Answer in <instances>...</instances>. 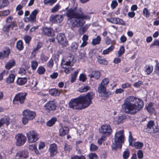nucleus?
Instances as JSON below:
<instances>
[{
    "label": "nucleus",
    "instance_id": "nucleus-25",
    "mask_svg": "<svg viewBox=\"0 0 159 159\" xmlns=\"http://www.w3.org/2000/svg\"><path fill=\"white\" fill-rule=\"evenodd\" d=\"M15 78V75L13 74H11L7 77L6 82L8 84L12 83L14 81Z\"/></svg>",
    "mask_w": 159,
    "mask_h": 159
},
{
    "label": "nucleus",
    "instance_id": "nucleus-5",
    "mask_svg": "<svg viewBox=\"0 0 159 159\" xmlns=\"http://www.w3.org/2000/svg\"><path fill=\"white\" fill-rule=\"evenodd\" d=\"M124 139V136L123 130L118 131L116 133L115 136V142L111 145L112 149L116 150L117 148H121L122 143L123 142Z\"/></svg>",
    "mask_w": 159,
    "mask_h": 159
},
{
    "label": "nucleus",
    "instance_id": "nucleus-6",
    "mask_svg": "<svg viewBox=\"0 0 159 159\" xmlns=\"http://www.w3.org/2000/svg\"><path fill=\"white\" fill-rule=\"evenodd\" d=\"M158 125L155 124L154 121L150 120L148 122L147 128L144 129L145 132L150 133H156L158 131Z\"/></svg>",
    "mask_w": 159,
    "mask_h": 159
},
{
    "label": "nucleus",
    "instance_id": "nucleus-51",
    "mask_svg": "<svg viewBox=\"0 0 159 159\" xmlns=\"http://www.w3.org/2000/svg\"><path fill=\"white\" fill-rule=\"evenodd\" d=\"M89 159H97L98 156L96 153H91L89 154Z\"/></svg>",
    "mask_w": 159,
    "mask_h": 159
},
{
    "label": "nucleus",
    "instance_id": "nucleus-52",
    "mask_svg": "<svg viewBox=\"0 0 159 159\" xmlns=\"http://www.w3.org/2000/svg\"><path fill=\"white\" fill-rule=\"evenodd\" d=\"M25 42L26 43L29 44L31 39V37L29 35H25L24 37Z\"/></svg>",
    "mask_w": 159,
    "mask_h": 159
},
{
    "label": "nucleus",
    "instance_id": "nucleus-58",
    "mask_svg": "<svg viewBox=\"0 0 159 159\" xmlns=\"http://www.w3.org/2000/svg\"><path fill=\"white\" fill-rule=\"evenodd\" d=\"M98 147L93 144H91L90 146V150L91 151L96 150L98 149Z\"/></svg>",
    "mask_w": 159,
    "mask_h": 159
},
{
    "label": "nucleus",
    "instance_id": "nucleus-18",
    "mask_svg": "<svg viewBox=\"0 0 159 159\" xmlns=\"http://www.w3.org/2000/svg\"><path fill=\"white\" fill-rule=\"evenodd\" d=\"M69 128L67 127H62L59 130V135L60 136H63L69 132Z\"/></svg>",
    "mask_w": 159,
    "mask_h": 159
},
{
    "label": "nucleus",
    "instance_id": "nucleus-48",
    "mask_svg": "<svg viewBox=\"0 0 159 159\" xmlns=\"http://www.w3.org/2000/svg\"><path fill=\"white\" fill-rule=\"evenodd\" d=\"M143 14L144 16H145L146 17H148L150 16V13L148 10V9L145 8L143 11Z\"/></svg>",
    "mask_w": 159,
    "mask_h": 159
},
{
    "label": "nucleus",
    "instance_id": "nucleus-8",
    "mask_svg": "<svg viewBox=\"0 0 159 159\" xmlns=\"http://www.w3.org/2000/svg\"><path fill=\"white\" fill-rule=\"evenodd\" d=\"M16 140V143L17 146H20L24 145L26 140V137L22 134H18L15 137Z\"/></svg>",
    "mask_w": 159,
    "mask_h": 159
},
{
    "label": "nucleus",
    "instance_id": "nucleus-13",
    "mask_svg": "<svg viewBox=\"0 0 159 159\" xmlns=\"http://www.w3.org/2000/svg\"><path fill=\"white\" fill-rule=\"evenodd\" d=\"M107 20L108 22L113 24L125 25V22L121 19L119 18L111 17L107 19Z\"/></svg>",
    "mask_w": 159,
    "mask_h": 159
},
{
    "label": "nucleus",
    "instance_id": "nucleus-60",
    "mask_svg": "<svg viewBox=\"0 0 159 159\" xmlns=\"http://www.w3.org/2000/svg\"><path fill=\"white\" fill-rule=\"evenodd\" d=\"M40 59L43 62H46L48 59L47 57L45 56L43 54H42L40 57Z\"/></svg>",
    "mask_w": 159,
    "mask_h": 159
},
{
    "label": "nucleus",
    "instance_id": "nucleus-61",
    "mask_svg": "<svg viewBox=\"0 0 159 159\" xmlns=\"http://www.w3.org/2000/svg\"><path fill=\"white\" fill-rule=\"evenodd\" d=\"M143 84V82L141 81H139L138 82L135 83L134 84L133 86L135 87L138 88L140 87L141 85Z\"/></svg>",
    "mask_w": 159,
    "mask_h": 159
},
{
    "label": "nucleus",
    "instance_id": "nucleus-44",
    "mask_svg": "<svg viewBox=\"0 0 159 159\" xmlns=\"http://www.w3.org/2000/svg\"><path fill=\"white\" fill-rule=\"evenodd\" d=\"M143 146V143L139 142H135L134 144V146L137 149L141 148H142Z\"/></svg>",
    "mask_w": 159,
    "mask_h": 159
},
{
    "label": "nucleus",
    "instance_id": "nucleus-36",
    "mask_svg": "<svg viewBox=\"0 0 159 159\" xmlns=\"http://www.w3.org/2000/svg\"><path fill=\"white\" fill-rule=\"evenodd\" d=\"M129 136L128 140L129 143V145L132 146H133V143L134 141V139L132 137V133L130 131L129 132Z\"/></svg>",
    "mask_w": 159,
    "mask_h": 159
},
{
    "label": "nucleus",
    "instance_id": "nucleus-59",
    "mask_svg": "<svg viewBox=\"0 0 159 159\" xmlns=\"http://www.w3.org/2000/svg\"><path fill=\"white\" fill-rule=\"evenodd\" d=\"M10 13V11L9 10H6L4 11L0 15L2 16H6L9 15Z\"/></svg>",
    "mask_w": 159,
    "mask_h": 159
},
{
    "label": "nucleus",
    "instance_id": "nucleus-2",
    "mask_svg": "<svg viewBox=\"0 0 159 159\" xmlns=\"http://www.w3.org/2000/svg\"><path fill=\"white\" fill-rule=\"evenodd\" d=\"M94 94L92 92L88 93L84 96H80L71 99L69 102V107L74 110H82L89 107L92 103Z\"/></svg>",
    "mask_w": 159,
    "mask_h": 159
},
{
    "label": "nucleus",
    "instance_id": "nucleus-24",
    "mask_svg": "<svg viewBox=\"0 0 159 159\" xmlns=\"http://www.w3.org/2000/svg\"><path fill=\"white\" fill-rule=\"evenodd\" d=\"M27 82V79L26 78H18L16 81L17 84L21 85L25 84Z\"/></svg>",
    "mask_w": 159,
    "mask_h": 159
},
{
    "label": "nucleus",
    "instance_id": "nucleus-42",
    "mask_svg": "<svg viewBox=\"0 0 159 159\" xmlns=\"http://www.w3.org/2000/svg\"><path fill=\"white\" fill-rule=\"evenodd\" d=\"M57 0H44V3L45 5H52Z\"/></svg>",
    "mask_w": 159,
    "mask_h": 159
},
{
    "label": "nucleus",
    "instance_id": "nucleus-12",
    "mask_svg": "<svg viewBox=\"0 0 159 159\" xmlns=\"http://www.w3.org/2000/svg\"><path fill=\"white\" fill-rule=\"evenodd\" d=\"M100 132L106 135L111 134L112 132V129L110 126L108 125H103L101 126L99 129Z\"/></svg>",
    "mask_w": 159,
    "mask_h": 159
},
{
    "label": "nucleus",
    "instance_id": "nucleus-40",
    "mask_svg": "<svg viewBox=\"0 0 159 159\" xmlns=\"http://www.w3.org/2000/svg\"><path fill=\"white\" fill-rule=\"evenodd\" d=\"M38 66V62L36 61H32L31 62V67L32 70H35Z\"/></svg>",
    "mask_w": 159,
    "mask_h": 159
},
{
    "label": "nucleus",
    "instance_id": "nucleus-41",
    "mask_svg": "<svg viewBox=\"0 0 159 159\" xmlns=\"http://www.w3.org/2000/svg\"><path fill=\"white\" fill-rule=\"evenodd\" d=\"M129 155V150L128 149H126L123 153V157L124 159H127L128 158Z\"/></svg>",
    "mask_w": 159,
    "mask_h": 159
},
{
    "label": "nucleus",
    "instance_id": "nucleus-20",
    "mask_svg": "<svg viewBox=\"0 0 159 159\" xmlns=\"http://www.w3.org/2000/svg\"><path fill=\"white\" fill-rule=\"evenodd\" d=\"M57 149V148L55 144H52L50 145V147L49 148V151L51 155H54L56 153Z\"/></svg>",
    "mask_w": 159,
    "mask_h": 159
},
{
    "label": "nucleus",
    "instance_id": "nucleus-11",
    "mask_svg": "<svg viewBox=\"0 0 159 159\" xmlns=\"http://www.w3.org/2000/svg\"><path fill=\"white\" fill-rule=\"evenodd\" d=\"M45 110L48 112L53 111L56 109L57 106L54 101H48L44 106Z\"/></svg>",
    "mask_w": 159,
    "mask_h": 159
},
{
    "label": "nucleus",
    "instance_id": "nucleus-10",
    "mask_svg": "<svg viewBox=\"0 0 159 159\" xmlns=\"http://www.w3.org/2000/svg\"><path fill=\"white\" fill-rule=\"evenodd\" d=\"M26 95V93H20L17 94L13 99V102L16 104L23 103Z\"/></svg>",
    "mask_w": 159,
    "mask_h": 159
},
{
    "label": "nucleus",
    "instance_id": "nucleus-9",
    "mask_svg": "<svg viewBox=\"0 0 159 159\" xmlns=\"http://www.w3.org/2000/svg\"><path fill=\"white\" fill-rule=\"evenodd\" d=\"M57 39L58 42L61 45L62 47H66L68 45V42L64 34L59 33L57 36Z\"/></svg>",
    "mask_w": 159,
    "mask_h": 159
},
{
    "label": "nucleus",
    "instance_id": "nucleus-28",
    "mask_svg": "<svg viewBox=\"0 0 159 159\" xmlns=\"http://www.w3.org/2000/svg\"><path fill=\"white\" fill-rule=\"evenodd\" d=\"M154 103L151 102L146 107V109L148 111L151 113H152L154 112V108L153 107Z\"/></svg>",
    "mask_w": 159,
    "mask_h": 159
},
{
    "label": "nucleus",
    "instance_id": "nucleus-49",
    "mask_svg": "<svg viewBox=\"0 0 159 159\" xmlns=\"http://www.w3.org/2000/svg\"><path fill=\"white\" fill-rule=\"evenodd\" d=\"M125 51V50L124 47L123 46H121L118 52V57H120L121 55L123 54L124 53Z\"/></svg>",
    "mask_w": 159,
    "mask_h": 159
},
{
    "label": "nucleus",
    "instance_id": "nucleus-3",
    "mask_svg": "<svg viewBox=\"0 0 159 159\" xmlns=\"http://www.w3.org/2000/svg\"><path fill=\"white\" fill-rule=\"evenodd\" d=\"M143 106V103L141 99L129 96L125 99L122 107L125 112L134 114L141 110Z\"/></svg>",
    "mask_w": 159,
    "mask_h": 159
},
{
    "label": "nucleus",
    "instance_id": "nucleus-14",
    "mask_svg": "<svg viewBox=\"0 0 159 159\" xmlns=\"http://www.w3.org/2000/svg\"><path fill=\"white\" fill-rule=\"evenodd\" d=\"M22 115L23 116H26L31 120L34 119L36 115L35 112L29 109L24 110L22 113Z\"/></svg>",
    "mask_w": 159,
    "mask_h": 159
},
{
    "label": "nucleus",
    "instance_id": "nucleus-17",
    "mask_svg": "<svg viewBox=\"0 0 159 159\" xmlns=\"http://www.w3.org/2000/svg\"><path fill=\"white\" fill-rule=\"evenodd\" d=\"M42 33L46 36H53L54 35V32L53 29L50 27H45L42 29Z\"/></svg>",
    "mask_w": 159,
    "mask_h": 159
},
{
    "label": "nucleus",
    "instance_id": "nucleus-47",
    "mask_svg": "<svg viewBox=\"0 0 159 159\" xmlns=\"http://www.w3.org/2000/svg\"><path fill=\"white\" fill-rule=\"evenodd\" d=\"M2 4L0 3V9L7 6L9 4V2L7 0H3Z\"/></svg>",
    "mask_w": 159,
    "mask_h": 159
},
{
    "label": "nucleus",
    "instance_id": "nucleus-31",
    "mask_svg": "<svg viewBox=\"0 0 159 159\" xmlns=\"http://www.w3.org/2000/svg\"><path fill=\"white\" fill-rule=\"evenodd\" d=\"M101 41V38L99 36H98L96 38L93 39L92 44L93 45L99 44Z\"/></svg>",
    "mask_w": 159,
    "mask_h": 159
},
{
    "label": "nucleus",
    "instance_id": "nucleus-46",
    "mask_svg": "<svg viewBox=\"0 0 159 159\" xmlns=\"http://www.w3.org/2000/svg\"><path fill=\"white\" fill-rule=\"evenodd\" d=\"M106 86L100 84L98 87V92L101 93L102 92L106 90Z\"/></svg>",
    "mask_w": 159,
    "mask_h": 159
},
{
    "label": "nucleus",
    "instance_id": "nucleus-37",
    "mask_svg": "<svg viewBox=\"0 0 159 159\" xmlns=\"http://www.w3.org/2000/svg\"><path fill=\"white\" fill-rule=\"evenodd\" d=\"M125 119V116L121 115L120 116L117 117L116 119V120L118 124L121 123L123 120Z\"/></svg>",
    "mask_w": 159,
    "mask_h": 159
},
{
    "label": "nucleus",
    "instance_id": "nucleus-21",
    "mask_svg": "<svg viewBox=\"0 0 159 159\" xmlns=\"http://www.w3.org/2000/svg\"><path fill=\"white\" fill-rule=\"evenodd\" d=\"M38 12L37 10H34L33 11L30 16V20L31 21H35L36 19V16Z\"/></svg>",
    "mask_w": 159,
    "mask_h": 159
},
{
    "label": "nucleus",
    "instance_id": "nucleus-27",
    "mask_svg": "<svg viewBox=\"0 0 159 159\" xmlns=\"http://www.w3.org/2000/svg\"><path fill=\"white\" fill-rule=\"evenodd\" d=\"M16 154L21 158H26L28 157V153L27 151H23L18 152Z\"/></svg>",
    "mask_w": 159,
    "mask_h": 159
},
{
    "label": "nucleus",
    "instance_id": "nucleus-33",
    "mask_svg": "<svg viewBox=\"0 0 159 159\" xmlns=\"http://www.w3.org/2000/svg\"><path fill=\"white\" fill-rule=\"evenodd\" d=\"M16 47L20 51L22 50L24 48L22 41L19 40L16 43Z\"/></svg>",
    "mask_w": 159,
    "mask_h": 159
},
{
    "label": "nucleus",
    "instance_id": "nucleus-1",
    "mask_svg": "<svg viewBox=\"0 0 159 159\" xmlns=\"http://www.w3.org/2000/svg\"><path fill=\"white\" fill-rule=\"evenodd\" d=\"M73 7L68 9L66 14L69 19H75L70 21V23L73 27H79L83 26L85 23L84 20L89 19L90 16L85 15L82 12L80 8L77 9V4L75 0H71Z\"/></svg>",
    "mask_w": 159,
    "mask_h": 159
},
{
    "label": "nucleus",
    "instance_id": "nucleus-62",
    "mask_svg": "<svg viewBox=\"0 0 159 159\" xmlns=\"http://www.w3.org/2000/svg\"><path fill=\"white\" fill-rule=\"evenodd\" d=\"M71 159H85V158L84 156H75L71 157Z\"/></svg>",
    "mask_w": 159,
    "mask_h": 159
},
{
    "label": "nucleus",
    "instance_id": "nucleus-29",
    "mask_svg": "<svg viewBox=\"0 0 159 159\" xmlns=\"http://www.w3.org/2000/svg\"><path fill=\"white\" fill-rule=\"evenodd\" d=\"M15 64V62L14 60H10L6 63L5 65V67L7 69L9 70L14 66Z\"/></svg>",
    "mask_w": 159,
    "mask_h": 159
},
{
    "label": "nucleus",
    "instance_id": "nucleus-22",
    "mask_svg": "<svg viewBox=\"0 0 159 159\" xmlns=\"http://www.w3.org/2000/svg\"><path fill=\"white\" fill-rule=\"evenodd\" d=\"M10 119L8 118H3L0 120V127L2 126L6 125L8 126L10 123Z\"/></svg>",
    "mask_w": 159,
    "mask_h": 159
},
{
    "label": "nucleus",
    "instance_id": "nucleus-50",
    "mask_svg": "<svg viewBox=\"0 0 159 159\" xmlns=\"http://www.w3.org/2000/svg\"><path fill=\"white\" fill-rule=\"evenodd\" d=\"M154 72L157 75H159V63H157L154 70Z\"/></svg>",
    "mask_w": 159,
    "mask_h": 159
},
{
    "label": "nucleus",
    "instance_id": "nucleus-53",
    "mask_svg": "<svg viewBox=\"0 0 159 159\" xmlns=\"http://www.w3.org/2000/svg\"><path fill=\"white\" fill-rule=\"evenodd\" d=\"M30 120V119L27 117L26 116H23V117L22 119V123L24 125H26L28 122L29 120Z\"/></svg>",
    "mask_w": 159,
    "mask_h": 159
},
{
    "label": "nucleus",
    "instance_id": "nucleus-16",
    "mask_svg": "<svg viewBox=\"0 0 159 159\" xmlns=\"http://www.w3.org/2000/svg\"><path fill=\"white\" fill-rule=\"evenodd\" d=\"M63 18V15H56L51 17L50 20L53 23H60L62 21Z\"/></svg>",
    "mask_w": 159,
    "mask_h": 159
},
{
    "label": "nucleus",
    "instance_id": "nucleus-64",
    "mask_svg": "<svg viewBox=\"0 0 159 159\" xmlns=\"http://www.w3.org/2000/svg\"><path fill=\"white\" fill-rule=\"evenodd\" d=\"M86 29L83 27L79 29V32L80 34H82L86 32Z\"/></svg>",
    "mask_w": 159,
    "mask_h": 159
},
{
    "label": "nucleus",
    "instance_id": "nucleus-43",
    "mask_svg": "<svg viewBox=\"0 0 159 159\" xmlns=\"http://www.w3.org/2000/svg\"><path fill=\"white\" fill-rule=\"evenodd\" d=\"M60 8V6L57 4L52 8L51 10L52 13H55L57 12Z\"/></svg>",
    "mask_w": 159,
    "mask_h": 159
},
{
    "label": "nucleus",
    "instance_id": "nucleus-30",
    "mask_svg": "<svg viewBox=\"0 0 159 159\" xmlns=\"http://www.w3.org/2000/svg\"><path fill=\"white\" fill-rule=\"evenodd\" d=\"M90 87L87 85L83 86L78 89V91L80 92H85L90 90Z\"/></svg>",
    "mask_w": 159,
    "mask_h": 159
},
{
    "label": "nucleus",
    "instance_id": "nucleus-38",
    "mask_svg": "<svg viewBox=\"0 0 159 159\" xmlns=\"http://www.w3.org/2000/svg\"><path fill=\"white\" fill-rule=\"evenodd\" d=\"M101 93V95L103 97H104V99L108 98L109 96L111 94V92L109 91H106V90L102 92Z\"/></svg>",
    "mask_w": 159,
    "mask_h": 159
},
{
    "label": "nucleus",
    "instance_id": "nucleus-55",
    "mask_svg": "<svg viewBox=\"0 0 159 159\" xmlns=\"http://www.w3.org/2000/svg\"><path fill=\"white\" fill-rule=\"evenodd\" d=\"M109 82V80L107 78L104 79L101 82V84L106 87L107 85Z\"/></svg>",
    "mask_w": 159,
    "mask_h": 159
},
{
    "label": "nucleus",
    "instance_id": "nucleus-7",
    "mask_svg": "<svg viewBox=\"0 0 159 159\" xmlns=\"http://www.w3.org/2000/svg\"><path fill=\"white\" fill-rule=\"evenodd\" d=\"M26 135L28 142L29 143H33L37 141L39 138V135L34 130L28 131Z\"/></svg>",
    "mask_w": 159,
    "mask_h": 159
},
{
    "label": "nucleus",
    "instance_id": "nucleus-57",
    "mask_svg": "<svg viewBox=\"0 0 159 159\" xmlns=\"http://www.w3.org/2000/svg\"><path fill=\"white\" fill-rule=\"evenodd\" d=\"M137 154L138 155V157L139 159H142L143 157V153L142 150H138L137 151Z\"/></svg>",
    "mask_w": 159,
    "mask_h": 159
},
{
    "label": "nucleus",
    "instance_id": "nucleus-34",
    "mask_svg": "<svg viewBox=\"0 0 159 159\" xmlns=\"http://www.w3.org/2000/svg\"><path fill=\"white\" fill-rule=\"evenodd\" d=\"M42 46L43 43H42L40 42H38L36 47L33 49L32 52V54H34V53L37 52L41 48Z\"/></svg>",
    "mask_w": 159,
    "mask_h": 159
},
{
    "label": "nucleus",
    "instance_id": "nucleus-15",
    "mask_svg": "<svg viewBox=\"0 0 159 159\" xmlns=\"http://www.w3.org/2000/svg\"><path fill=\"white\" fill-rule=\"evenodd\" d=\"M10 52V49L9 47H5L3 51L0 52V59L2 60L4 58H8Z\"/></svg>",
    "mask_w": 159,
    "mask_h": 159
},
{
    "label": "nucleus",
    "instance_id": "nucleus-23",
    "mask_svg": "<svg viewBox=\"0 0 159 159\" xmlns=\"http://www.w3.org/2000/svg\"><path fill=\"white\" fill-rule=\"evenodd\" d=\"M96 58L99 64L104 65H107V61L105 59L102 58V57L99 56H97Z\"/></svg>",
    "mask_w": 159,
    "mask_h": 159
},
{
    "label": "nucleus",
    "instance_id": "nucleus-19",
    "mask_svg": "<svg viewBox=\"0 0 159 159\" xmlns=\"http://www.w3.org/2000/svg\"><path fill=\"white\" fill-rule=\"evenodd\" d=\"M100 75V72L97 71H95L92 72L91 74L88 75V76L91 78H94L95 79L97 80L99 79Z\"/></svg>",
    "mask_w": 159,
    "mask_h": 159
},
{
    "label": "nucleus",
    "instance_id": "nucleus-56",
    "mask_svg": "<svg viewBox=\"0 0 159 159\" xmlns=\"http://www.w3.org/2000/svg\"><path fill=\"white\" fill-rule=\"evenodd\" d=\"M72 147L70 145L67 144H65L64 146V150L65 151L69 152L70 151Z\"/></svg>",
    "mask_w": 159,
    "mask_h": 159
},
{
    "label": "nucleus",
    "instance_id": "nucleus-54",
    "mask_svg": "<svg viewBox=\"0 0 159 159\" xmlns=\"http://www.w3.org/2000/svg\"><path fill=\"white\" fill-rule=\"evenodd\" d=\"M45 71V68L43 66L39 67L37 71L39 74H42L44 73Z\"/></svg>",
    "mask_w": 159,
    "mask_h": 159
},
{
    "label": "nucleus",
    "instance_id": "nucleus-39",
    "mask_svg": "<svg viewBox=\"0 0 159 159\" xmlns=\"http://www.w3.org/2000/svg\"><path fill=\"white\" fill-rule=\"evenodd\" d=\"M146 70L145 72L147 75L150 74L152 72L153 70V67L152 66H146Z\"/></svg>",
    "mask_w": 159,
    "mask_h": 159
},
{
    "label": "nucleus",
    "instance_id": "nucleus-32",
    "mask_svg": "<svg viewBox=\"0 0 159 159\" xmlns=\"http://www.w3.org/2000/svg\"><path fill=\"white\" fill-rule=\"evenodd\" d=\"M56 121L57 119L55 117H53L47 122V125L49 127L52 126L54 124Z\"/></svg>",
    "mask_w": 159,
    "mask_h": 159
},
{
    "label": "nucleus",
    "instance_id": "nucleus-35",
    "mask_svg": "<svg viewBox=\"0 0 159 159\" xmlns=\"http://www.w3.org/2000/svg\"><path fill=\"white\" fill-rule=\"evenodd\" d=\"M114 48V46L113 45H111L110 47L107 48V49L103 51L102 54L104 55L108 54L110 52H111Z\"/></svg>",
    "mask_w": 159,
    "mask_h": 159
},
{
    "label": "nucleus",
    "instance_id": "nucleus-4",
    "mask_svg": "<svg viewBox=\"0 0 159 159\" xmlns=\"http://www.w3.org/2000/svg\"><path fill=\"white\" fill-rule=\"evenodd\" d=\"M76 60L74 59V56L71 54H69L68 56L64 59L62 60L61 63V66L62 68L65 69L64 72L66 74L70 73L71 71L73 69L71 68Z\"/></svg>",
    "mask_w": 159,
    "mask_h": 159
},
{
    "label": "nucleus",
    "instance_id": "nucleus-45",
    "mask_svg": "<svg viewBox=\"0 0 159 159\" xmlns=\"http://www.w3.org/2000/svg\"><path fill=\"white\" fill-rule=\"evenodd\" d=\"M71 50L73 52L76 51L78 48V45L77 43L75 42L72 43L71 45Z\"/></svg>",
    "mask_w": 159,
    "mask_h": 159
},
{
    "label": "nucleus",
    "instance_id": "nucleus-63",
    "mask_svg": "<svg viewBox=\"0 0 159 159\" xmlns=\"http://www.w3.org/2000/svg\"><path fill=\"white\" fill-rule=\"evenodd\" d=\"M131 85L128 82L125 83L121 85V87L123 89H126L130 87Z\"/></svg>",
    "mask_w": 159,
    "mask_h": 159
},
{
    "label": "nucleus",
    "instance_id": "nucleus-26",
    "mask_svg": "<svg viewBox=\"0 0 159 159\" xmlns=\"http://www.w3.org/2000/svg\"><path fill=\"white\" fill-rule=\"evenodd\" d=\"M49 93L52 96H58L60 94V92L56 89H52L49 90Z\"/></svg>",
    "mask_w": 159,
    "mask_h": 159
}]
</instances>
